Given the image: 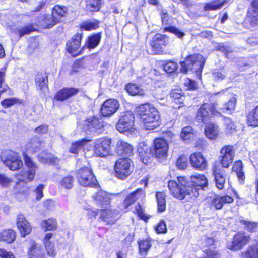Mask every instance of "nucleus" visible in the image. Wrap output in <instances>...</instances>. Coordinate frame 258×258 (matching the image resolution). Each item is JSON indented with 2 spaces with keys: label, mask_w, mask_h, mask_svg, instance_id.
<instances>
[{
  "label": "nucleus",
  "mask_w": 258,
  "mask_h": 258,
  "mask_svg": "<svg viewBox=\"0 0 258 258\" xmlns=\"http://www.w3.org/2000/svg\"><path fill=\"white\" fill-rule=\"evenodd\" d=\"M134 116L130 111L120 113V118L116 124V129L120 133L129 131L134 125Z\"/></svg>",
  "instance_id": "obj_11"
},
{
  "label": "nucleus",
  "mask_w": 258,
  "mask_h": 258,
  "mask_svg": "<svg viewBox=\"0 0 258 258\" xmlns=\"http://www.w3.org/2000/svg\"><path fill=\"white\" fill-rule=\"evenodd\" d=\"M250 239V236L244 232H238L234 235L232 244L228 247L232 250H240L249 242Z\"/></svg>",
  "instance_id": "obj_14"
},
{
  "label": "nucleus",
  "mask_w": 258,
  "mask_h": 258,
  "mask_svg": "<svg viewBox=\"0 0 258 258\" xmlns=\"http://www.w3.org/2000/svg\"><path fill=\"white\" fill-rule=\"evenodd\" d=\"M205 61V58L201 54L190 55L184 61L180 62V71L183 73H187L188 71H191L195 72L197 75H200L202 73Z\"/></svg>",
  "instance_id": "obj_2"
},
{
  "label": "nucleus",
  "mask_w": 258,
  "mask_h": 258,
  "mask_svg": "<svg viewBox=\"0 0 258 258\" xmlns=\"http://www.w3.org/2000/svg\"><path fill=\"white\" fill-rule=\"evenodd\" d=\"M1 160L12 171L17 170L23 166V162L17 153L6 151L2 153Z\"/></svg>",
  "instance_id": "obj_4"
},
{
  "label": "nucleus",
  "mask_w": 258,
  "mask_h": 258,
  "mask_svg": "<svg viewBox=\"0 0 258 258\" xmlns=\"http://www.w3.org/2000/svg\"><path fill=\"white\" fill-rule=\"evenodd\" d=\"M42 144L39 138L34 137L26 144V149L32 152L38 151L41 148Z\"/></svg>",
  "instance_id": "obj_33"
},
{
  "label": "nucleus",
  "mask_w": 258,
  "mask_h": 258,
  "mask_svg": "<svg viewBox=\"0 0 258 258\" xmlns=\"http://www.w3.org/2000/svg\"><path fill=\"white\" fill-rule=\"evenodd\" d=\"M116 152L118 155L130 156L133 155V147L127 142L119 140L116 143Z\"/></svg>",
  "instance_id": "obj_22"
},
{
  "label": "nucleus",
  "mask_w": 258,
  "mask_h": 258,
  "mask_svg": "<svg viewBox=\"0 0 258 258\" xmlns=\"http://www.w3.org/2000/svg\"><path fill=\"white\" fill-rule=\"evenodd\" d=\"M156 196L158 207V210L160 212H163L165 211L166 208L165 194L162 192H157Z\"/></svg>",
  "instance_id": "obj_45"
},
{
  "label": "nucleus",
  "mask_w": 258,
  "mask_h": 258,
  "mask_svg": "<svg viewBox=\"0 0 258 258\" xmlns=\"http://www.w3.org/2000/svg\"><path fill=\"white\" fill-rule=\"evenodd\" d=\"M93 198L97 205L102 206L107 205L110 203V198L108 195L103 190H99L93 196Z\"/></svg>",
  "instance_id": "obj_28"
},
{
  "label": "nucleus",
  "mask_w": 258,
  "mask_h": 258,
  "mask_svg": "<svg viewBox=\"0 0 258 258\" xmlns=\"http://www.w3.org/2000/svg\"><path fill=\"white\" fill-rule=\"evenodd\" d=\"M242 258H258V245L248 246L247 249L242 253Z\"/></svg>",
  "instance_id": "obj_38"
},
{
  "label": "nucleus",
  "mask_w": 258,
  "mask_h": 258,
  "mask_svg": "<svg viewBox=\"0 0 258 258\" xmlns=\"http://www.w3.org/2000/svg\"><path fill=\"white\" fill-rule=\"evenodd\" d=\"M45 245L47 254L50 256H55V252L54 245L51 242H45Z\"/></svg>",
  "instance_id": "obj_60"
},
{
  "label": "nucleus",
  "mask_w": 258,
  "mask_h": 258,
  "mask_svg": "<svg viewBox=\"0 0 258 258\" xmlns=\"http://www.w3.org/2000/svg\"><path fill=\"white\" fill-rule=\"evenodd\" d=\"M132 162L128 158L118 159L114 166L116 176L119 179H124L128 176L132 171Z\"/></svg>",
  "instance_id": "obj_8"
},
{
  "label": "nucleus",
  "mask_w": 258,
  "mask_h": 258,
  "mask_svg": "<svg viewBox=\"0 0 258 258\" xmlns=\"http://www.w3.org/2000/svg\"><path fill=\"white\" fill-rule=\"evenodd\" d=\"M74 179L73 176L69 175L62 179L60 184L61 186L66 189H71L73 186Z\"/></svg>",
  "instance_id": "obj_51"
},
{
  "label": "nucleus",
  "mask_w": 258,
  "mask_h": 258,
  "mask_svg": "<svg viewBox=\"0 0 258 258\" xmlns=\"http://www.w3.org/2000/svg\"><path fill=\"white\" fill-rule=\"evenodd\" d=\"M126 91L131 95L143 96L145 95V91L140 86L134 84H128L125 87Z\"/></svg>",
  "instance_id": "obj_35"
},
{
  "label": "nucleus",
  "mask_w": 258,
  "mask_h": 258,
  "mask_svg": "<svg viewBox=\"0 0 258 258\" xmlns=\"http://www.w3.org/2000/svg\"><path fill=\"white\" fill-rule=\"evenodd\" d=\"M47 76L42 74H38L35 79L36 86L37 88L44 92L47 89Z\"/></svg>",
  "instance_id": "obj_34"
},
{
  "label": "nucleus",
  "mask_w": 258,
  "mask_h": 258,
  "mask_svg": "<svg viewBox=\"0 0 258 258\" xmlns=\"http://www.w3.org/2000/svg\"><path fill=\"white\" fill-rule=\"evenodd\" d=\"M52 14L40 15L37 18V25L44 28H49L56 23Z\"/></svg>",
  "instance_id": "obj_25"
},
{
  "label": "nucleus",
  "mask_w": 258,
  "mask_h": 258,
  "mask_svg": "<svg viewBox=\"0 0 258 258\" xmlns=\"http://www.w3.org/2000/svg\"><path fill=\"white\" fill-rule=\"evenodd\" d=\"M206 136L210 139H216L218 135V126L214 124H209L205 128Z\"/></svg>",
  "instance_id": "obj_39"
},
{
  "label": "nucleus",
  "mask_w": 258,
  "mask_h": 258,
  "mask_svg": "<svg viewBox=\"0 0 258 258\" xmlns=\"http://www.w3.org/2000/svg\"><path fill=\"white\" fill-rule=\"evenodd\" d=\"M191 179V183L187 182L186 189L191 187L192 191L187 192V194L191 198H196L199 196V190H203L204 188L208 186V180L204 175L192 176Z\"/></svg>",
  "instance_id": "obj_6"
},
{
  "label": "nucleus",
  "mask_w": 258,
  "mask_h": 258,
  "mask_svg": "<svg viewBox=\"0 0 258 258\" xmlns=\"http://www.w3.org/2000/svg\"><path fill=\"white\" fill-rule=\"evenodd\" d=\"M213 174L214 176L215 182L217 188L219 189H223L226 181V177L224 173L220 170L215 168L213 169Z\"/></svg>",
  "instance_id": "obj_31"
},
{
  "label": "nucleus",
  "mask_w": 258,
  "mask_h": 258,
  "mask_svg": "<svg viewBox=\"0 0 258 258\" xmlns=\"http://www.w3.org/2000/svg\"><path fill=\"white\" fill-rule=\"evenodd\" d=\"M120 106L118 101L114 99H109L106 100L102 105L101 112L105 117L110 116L114 114Z\"/></svg>",
  "instance_id": "obj_15"
},
{
  "label": "nucleus",
  "mask_w": 258,
  "mask_h": 258,
  "mask_svg": "<svg viewBox=\"0 0 258 258\" xmlns=\"http://www.w3.org/2000/svg\"><path fill=\"white\" fill-rule=\"evenodd\" d=\"M236 101L237 100L235 97H232L227 103L224 104L223 107L221 108L220 110L222 111V112L228 111L230 113H231L234 110Z\"/></svg>",
  "instance_id": "obj_42"
},
{
  "label": "nucleus",
  "mask_w": 258,
  "mask_h": 258,
  "mask_svg": "<svg viewBox=\"0 0 258 258\" xmlns=\"http://www.w3.org/2000/svg\"><path fill=\"white\" fill-rule=\"evenodd\" d=\"M23 156L25 165L28 167V170L27 172L22 171L16 174L15 177L19 182L27 183L33 179L37 167L25 153H23Z\"/></svg>",
  "instance_id": "obj_5"
},
{
  "label": "nucleus",
  "mask_w": 258,
  "mask_h": 258,
  "mask_svg": "<svg viewBox=\"0 0 258 258\" xmlns=\"http://www.w3.org/2000/svg\"><path fill=\"white\" fill-rule=\"evenodd\" d=\"M17 226L22 237H25L31 232V227L24 215L20 214L17 218Z\"/></svg>",
  "instance_id": "obj_21"
},
{
  "label": "nucleus",
  "mask_w": 258,
  "mask_h": 258,
  "mask_svg": "<svg viewBox=\"0 0 258 258\" xmlns=\"http://www.w3.org/2000/svg\"><path fill=\"white\" fill-rule=\"evenodd\" d=\"M79 90L74 88H64L59 90L55 95V99L60 101H63L68 98L76 95Z\"/></svg>",
  "instance_id": "obj_24"
},
{
  "label": "nucleus",
  "mask_w": 258,
  "mask_h": 258,
  "mask_svg": "<svg viewBox=\"0 0 258 258\" xmlns=\"http://www.w3.org/2000/svg\"><path fill=\"white\" fill-rule=\"evenodd\" d=\"M145 196V192L141 188L138 189L136 191L128 195L124 200V206L125 209L135 203L138 199L143 198Z\"/></svg>",
  "instance_id": "obj_26"
},
{
  "label": "nucleus",
  "mask_w": 258,
  "mask_h": 258,
  "mask_svg": "<svg viewBox=\"0 0 258 258\" xmlns=\"http://www.w3.org/2000/svg\"><path fill=\"white\" fill-rule=\"evenodd\" d=\"M227 2L228 0H216L213 2L207 3L204 6V10L205 11H211L220 9Z\"/></svg>",
  "instance_id": "obj_40"
},
{
  "label": "nucleus",
  "mask_w": 258,
  "mask_h": 258,
  "mask_svg": "<svg viewBox=\"0 0 258 258\" xmlns=\"http://www.w3.org/2000/svg\"><path fill=\"white\" fill-rule=\"evenodd\" d=\"M138 150L140 158L144 164H147L154 156L152 148L149 147L145 142L139 144Z\"/></svg>",
  "instance_id": "obj_18"
},
{
  "label": "nucleus",
  "mask_w": 258,
  "mask_h": 258,
  "mask_svg": "<svg viewBox=\"0 0 258 258\" xmlns=\"http://www.w3.org/2000/svg\"><path fill=\"white\" fill-rule=\"evenodd\" d=\"M139 252L142 256H145L151 246L150 240L146 239L138 242Z\"/></svg>",
  "instance_id": "obj_44"
},
{
  "label": "nucleus",
  "mask_w": 258,
  "mask_h": 258,
  "mask_svg": "<svg viewBox=\"0 0 258 258\" xmlns=\"http://www.w3.org/2000/svg\"><path fill=\"white\" fill-rule=\"evenodd\" d=\"M192 136V128L191 126L184 127L180 134V137L183 140H188Z\"/></svg>",
  "instance_id": "obj_52"
},
{
  "label": "nucleus",
  "mask_w": 258,
  "mask_h": 258,
  "mask_svg": "<svg viewBox=\"0 0 258 258\" xmlns=\"http://www.w3.org/2000/svg\"><path fill=\"white\" fill-rule=\"evenodd\" d=\"M189 161L191 166L195 169L203 170L207 167L206 160L202 154L199 152L191 154Z\"/></svg>",
  "instance_id": "obj_20"
},
{
  "label": "nucleus",
  "mask_w": 258,
  "mask_h": 258,
  "mask_svg": "<svg viewBox=\"0 0 258 258\" xmlns=\"http://www.w3.org/2000/svg\"><path fill=\"white\" fill-rule=\"evenodd\" d=\"M99 27V21L96 20H88L80 25L82 29L86 31L95 30Z\"/></svg>",
  "instance_id": "obj_41"
},
{
  "label": "nucleus",
  "mask_w": 258,
  "mask_h": 258,
  "mask_svg": "<svg viewBox=\"0 0 258 258\" xmlns=\"http://www.w3.org/2000/svg\"><path fill=\"white\" fill-rule=\"evenodd\" d=\"M137 111L144 128L146 130H153L160 125L159 113L151 104H142L137 108Z\"/></svg>",
  "instance_id": "obj_1"
},
{
  "label": "nucleus",
  "mask_w": 258,
  "mask_h": 258,
  "mask_svg": "<svg viewBox=\"0 0 258 258\" xmlns=\"http://www.w3.org/2000/svg\"><path fill=\"white\" fill-rule=\"evenodd\" d=\"M34 29L31 24L27 25L23 27H19L15 30L16 34L19 35L20 37L25 35L29 34L30 32L33 31Z\"/></svg>",
  "instance_id": "obj_47"
},
{
  "label": "nucleus",
  "mask_w": 258,
  "mask_h": 258,
  "mask_svg": "<svg viewBox=\"0 0 258 258\" xmlns=\"http://www.w3.org/2000/svg\"><path fill=\"white\" fill-rule=\"evenodd\" d=\"M219 113L216 111L215 105L213 103H204L198 109L196 117L199 122L206 123L210 120L212 115Z\"/></svg>",
  "instance_id": "obj_10"
},
{
  "label": "nucleus",
  "mask_w": 258,
  "mask_h": 258,
  "mask_svg": "<svg viewBox=\"0 0 258 258\" xmlns=\"http://www.w3.org/2000/svg\"><path fill=\"white\" fill-rule=\"evenodd\" d=\"M78 180L79 183L84 187H97L98 186L92 170L88 167H85L79 170Z\"/></svg>",
  "instance_id": "obj_7"
},
{
  "label": "nucleus",
  "mask_w": 258,
  "mask_h": 258,
  "mask_svg": "<svg viewBox=\"0 0 258 258\" xmlns=\"http://www.w3.org/2000/svg\"><path fill=\"white\" fill-rule=\"evenodd\" d=\"M18 102V99L14 98H8L3 100L1 102V104L4 107H9Z\"/></svg>",
  "instance_id": "obj_59"
},
{
  "label": "nucleus",
  "mask_w": 258,
  "mask_h": 258,
  "mask_svg": "<svg viewBox=\"0 0 258 258\" xmlns=\"http://www.w3.org/2000/svg\"><path fill=\"white\" fill-rule=\"evenodd\" d=\"M101 38V34L97 33L88 37L86 45L89 49H93L99 44Z\"/></svg>",
  "instance_id": "obj_37"
},
{
  "label": "nucleus",
  "mask_w": 258,
  "mask_h": 258,
  "mask_svg": "<svg viewBox=\"0 0 258 258\" xmlns=\"http://www.w3.org/2000/svg\"><path fill=\"white\" fill-rule=\"evenodd\" d=\"M82 35L77 33L74 37L67 43V49L68 51L72 54L73 56H77L82 53V50L77 52L81 45Z\"/></svg>",
  "instance_id": "obj_17"
},
{
  "label": "nucleus",
  "mask_w": 258,
  "mask_h": 258,
  "mask_svg": "<svg viewBox=\"0 0 258 258\" xmlns=\"http://www.w3.org/2000/svg\"><path fill=\"white\" fill-rule=\"evenodd\" d=\"M233 200V198L228 195L220 196L215 195L211 197L210 203L216 209L219 210L222 208L224 204L232 203Z\"/></svg>",
  "instance_id": "obj_19"
},
{
  "label": "nucleus",
  "mask_w": 258,
  "mask_h": 258,
  "mask_svg": "<svg viewBox=\"0 0 258 258\" xmlns=\"http://www.w3.org/2000/svg\"><path fill=\"white\" fill-rule=\"evenodd\" d=\"M67 13V8L65 6H61L60 5L55 6L52 11L53 18L57 23L61 21V18L64 17Z\"/></svg>",
  "instance_id": "obj_32"
},
{
  "label": "nucleus",
  "mask_w": 258,
  "mask_h": 258,
  "mask_svg": "<svg viewBox=\"0 0 258 258\" xmlns=\"http://www.w3.org/2000/svg\"><path fill=\"white\" fill-rule=\"evenodd\" d=\"M219 256V254L217 251L209 249L205 250L204 256L201 258H218Z\"/></svg>",
  "instance_id": "obj_62"
},
{
  "label": "nucleus",
  "mask_w": 258,
  "mask_h": 258,
  "mask_svg": "<svg viewBox=\"0 0 258 258\" xmlns=\"http://www.w3.org/2000/svg\"><path fill=\"white\" fill-rule=\"evenodd\" d=\"M184 84L188 90H195L197 88V84L195 81L186 78L184 80Z\"/></svg>",
  "instance_id": "obj_64"
},
{
  "label": "nucleus",
  "mask_w": 258,
  "mask_h": 258,
  "mask_svg": "<svg viewBox=\"0 0 258 258\" xmlns=\"http://www.w3.org/2000/svg\"><path fill=\"white\" fill-rule=\"evenodd\" d=\"M171 97L175 99H180L182 95V90L177 87L176 89H173L170 93Z\"/></svg>",
  "instance_id": "obj_63"
},
{
  "label": "nucleus",
  "mask_w": 258,
  "mask_h": 258,
  "mask_svg": "<svg viewBox=\"0 0 258 258\" xmlns=\"http://www.w3.org/2000/svg\"><path fill=\"white\" fill-rule=\"evenodd\" d=\"M164 31L171 32L175 34L177 37H178L179 38H181L185 35L184 32L181 31L174 26H170L169 27H165L164 28Z\"/></svg>",
  "instance_id": "obj_53"
},
{
  "label": "nucleus",
  "mask_w": 258,
  "mask_h": 258,
  "mask_svg": "<svg viewBox=\"0 0 258 258\" xmlns=\"http://www.w3.org/2000/svg\"><path fill=\"white\" fill-rule=\"evenodd\" d=\"M247 122L249 126H258V106H256L247 115Z\"/></svg>",
  "instance_id": "obj_36"
},
{
  "label": "nucleus",
  "mask_w": 258,
  "mask_h": 258,
  "mask_svg": "<svg viewBox=\"0 0 258 258\" xmlns=\"http://www.w3.org/2000/svg\"><path fill=\"white\" fill-rule=\"evenodd\" d=\"M42 227L46 230H55L57 227V223L55 219L50 218L44 221L41 223Z\"/></svg>",
  "instance_id": "obj_48"
},
{
  "label": "nucleus",
  "mask_w": 258,
  "mask_h": 258,
  "mask_svg": "<svg viewBox=\"0 0 258 258\" xmlns=\"http://www.w3.org/2000/svg\"><path fill=\"white\" fill-rule=\"evenodd\" d=\"M42 247L40 244L36 243L34 241H32L31 246L28 252V256L30 258H42Z\"/></svg>",
  "instance_id": "obj_29"
},
{
  "label": "nucleus",
  "mask_w": 258,
  "mask_h": 258,
  "mask_svg": "<svg viewBox=\"0 0 258 258\" xmlns=\"http://www.w3.org/2000/svg\"><path fill=\"white\" fill-rule=\"evenodd\" d=\"M13 180L7 177L5 174L0 173V185L5 187H7Z\"/></svg>",
  "instance_id": "obj_57"
},
{
  "label": "nucleus",
  "mask_w": 258,
  "mask_h": 258,
  "mask_svg": "<svg viewBox=\"0 0 258 258\" xmlns=\"http://www.w3.org/2000/svg\"><path fill=\"white\" fill-rule=\"evenodd\" d=\"M187 165V158L184 156H180L177 160L176 165L180 169H184Z\"/></svg>",
  "instance_id": "obj_58"
},
{
  "label": "nucleus",
  "mask_w": 258,
  "mask_h": 258,
  "mask_svg": "<svg viewBox=\"0 0 258 258\" xmlns=\"http://www.w3.org/2000/svg\"><path fill=\"white\" fill-rule=\"evenodd\" d=\"M82 126L86 134L101 133L104 130V122L101 119L93 116L85 120Z\"/></svg>",
  "instance_id": "obj_9"
},
{
  "label": "nucleus",
  "mask_w": 258,
  "mask_h": 258,
  "mask_svg": "<svg viewBox=\"0 0 258 258\" xmlns=\"http://www.w3.org/2000/svg\"><path fill=\"white\" fill-rule=\"evenodd\" d=\"M224 124L227 132L231 133L236 129L234 123L229 118H224Z\"/></svg>",
  "instance_id": "obj_56"
},
{
  "label": "nucleus",
  "mask_w": 258,
  "mask_h": 258,
  "mask_svg": "<svg viewBox=\"0 0 258 258\" xmlns=\"http://www.w3.org/2000/svg\"><path fill=\"white\" fill-rule=\"evenodd\" d=\"M119 213L114 209H104L101 211V218L108 224H113L119 218Z\"/></svg>",
  "instance_id": "obj_23"
},
{
  "label": "nucleus",
  "mask_w": 258,
  "mask_h": 258,
  "mask_svg": "<svg viewBox=\"0 0 258 258\" xmlns=\"http://www.w3.org/2000/svg\"><path fill=\"white\" fill-rule=\"evenodd\" d=\"M221 163L224 168H228L232 163L234 156V152L232 146H226L221 150Z\"/></svg>",
  "instance_id": "obj_16"
},
{
  "label": "nucleus",
  "mask_w": 258,
  "mask_h": 258,
  "mask_svg": "<svg viewBox=\"0 0 258 258\" xmlns=\"http://www.w3.org/2000/svg\"><path fill=\"white\" fill-rule=\"evenodd\" d=\"M155 230L158 233H165L167 231V228L165 223L164 221H161L155 228Z\"/></svg>",
  "instance_id": "obj_61"
},
{
  "label": "nucleus",
  "mask_w": 258,
  "mask_h": 258,
  "mask_svg": "<svg viewBox=\"0 0 258 258\" xmlns=\"http://www.w3.org/2000/svg\"><path fill=\"white\" fill-rule=\"evenodd\" d=\"M178 183L175 181H169L168 182V187L171 193L175 197L183 199L186 195H187V192L192 191L191 187L186 189L187 181L183 177H179L177 178Z\"/></svg>",
  "instance_id": "obj_3"
},
{
  "label": "nucleus",
  "mask_w": 258,
  "mask_h": 258,
  "mask_svg": "<svg viewBox=\"0 0 258 258\" xmlns=\"http://www.w3.org/2000/svg\"><path fill=\"white\" fill-rule=\"evenodd\" d=\"M87 142V140L83 139L80 141L72 143L69 149L70 152L77 154L79 150L83 148L84 146Z\"/></svg>",
  "instance_id": "obj_43"
},
{
  "label": "nucleus",
  "mask_w": 258,
  "mask_h": 258,
  "mask_svg": "<svg viewBox=\"0 0 258 258\" xmlns=\"http://www.w3.org/2000/svg\"><path fill=\"white\" fill-rule=\"evenodd\" d=\"M240 223L245 226V229L250 232H254L257 231L258 223L246 220H241Z\"/></svg>",
  "instance_id": "obj_50"
},
{
  "label": "nucleus",
  "mask_w": 258,
  "mask_h": 258,
  "mask_svg": "<svg viewBox=\"0 0 258 258\" xmlns=\"http://www.w3.org/2000/svg\"><path fill=\"white\" fill-rule=\"evenodd\" d=\"M101 0H86V8L90 11H97L100 9Z\"/></svg>",
  "instance_id": "obj_49"
},
{
  "label": "nucleus",
  "mask_w": 258,
  "mask_h": 258,
  "mask_svg": "<svg viewBox=\"0 0 258 258\" xmlns=\"http://www.w3.org/2000/svg\"><path fill=\"white\" fill-rule=\"evenodd\" d=\"M153 38L162 46L165 45L168 42V38L165 35L161 34H156Z\"/></svg>",
  "instance_id": "obj_55"
},
{
  "label": "nucleus",
  "mask_w": 258,
  "mask_h": 258,
  "mask_svg": "<svg viewBox=\"0 0 258 258\" xmlns=\"http://www.w3.org/2000/svg\"><path fill=\"white\" fill-rule=\"evenodd\" d=\"M178 67L177 63L172 61L166 62L164 65V69L168 73H171L177 70Z\"/></svg>",
  "instance_id": "obj_54"
},
{
  "label": "nucleus",
  "mask_w": 258,
  "mask_h": 258,
  "mask_svg": "<svg viewBox=\"0 0 258 258\" xmlns=\"http://www.w3.org/2000/svg\"><path fill=\"white\" fill-rule=\"evenodd\" d=\"M16 237V232L11 229H4L0 232V242L10 244L15 240Z\"/></svg>",
  "instance_id": "obj_27"
},
{
  "label": "nucleus",
  "mask_w": 258,
  "mask_h": 258,
  "mask_svg": "<svg viewBox=\"0 0 258 258\" xmlns=\"http://www.w3.org/2000/svg\"><path fill=\"white\" fill-rule=\"evenodd\" d=\"M242 163L241 161H238L234 163L233 167V171L236 173L237 176L239 180L243 181L245 179L244 172L242 171Z\"/></svg>",
  "instance_id": "obj_46"
},
{
  "label": "nucleus",
  "mask_w": 258,
  "mask_h": 258,
  "mask_svg": "<svg viewBox=\"0 0 258 258\" xmlns=\"http://www.w3.org/2000/svg\"><path fill=\"white\" fill-rule=\"evenodd\" d=\"M252 11L249 12L248 20L252 27H255L258 23V0H253L252 3Z\"/></svg>",
  "instance_id": "obj_30"
},
{
  "label": "nucleus",
  "mask_w": 258,
  "mask_h": 258,
  "mask_svg": "<svg viewBox=\"0 0 258 258\" xmlns=\"http://www.w3.org/2000/svg\"><path fill=\"white\" fill-rule=\"evenodd\" d=\"M111 142V140L108 138L97 139L94 146L95 154L101 157L108 156L110 152Z\"/></svg>",
  "instance_id": "obj_13"
},
{
  "label": "nucleus",
  "mask_w": 258,
  "mask_h": 258,
  "mask_svg": "<svg viewBox=\"0 0 258 258\" xmlns=\"http://www.w3.org/2000/svg\"><path fill=\"white\" fill-rule=\"evenodd\" d=\"M154 156L158 159H163L167 156L168 144L162 138L155 139L152 147Z\"/></svg>",
  "instance_id": "obj_12"
}]
</instances>
